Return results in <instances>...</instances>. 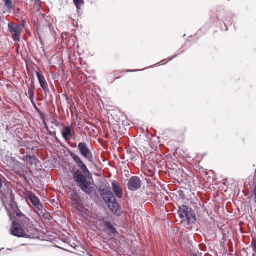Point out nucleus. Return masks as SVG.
<instances>
[{"label":"nucleus","mask_w":256,"mask_h":256,"mask_svg":"<svg viewBox=\"0 0 256 256\" xmlns=\"http://www.w3.org/2000/svg\"><path fill=\"white\" fill-rule=\"evenodd\" d=\"M112 188L116 196L119 198H121L123 196V192L122 188L116 183H112Z\"/></svg>","instance_id":"ddd939ff"},{"label":"nucleus","mask_w":256,"mask_h":256,"mask_svg":"<svg viewBox=\"0 0 256 256\" xmlns=\"http://www.w3.org/2000/svg\"><path fill=\"white\" fill-rule=\"evenodd\" d=\"M12 190L9 188L4 189V192L2 190V194L4 198H7L9 195H11Z\"/></svg>","instance_id":"6ab92c4d"},{"label":"nucleus","mask_w":256,"mask_h":256,"mask_svg":"<svg viewBox=\"0 0 256 256\" xmlns=\"http://www.w3.org/2000/svg\"><path fill=\"white\" fill-rule=\"evenodd\" d=\"M34 104V108H36V110L38 112H40V110H38V107L36 106V105L35 103L34 102V104Z\"/></svg>","instance_id":"b1692460"},{"label":"nucleus","mask_w":256,"mask_h":256,"mask_svg":"<svg viewBox=\"0 0 256 256\" xmlns=\"http://www.w3.org/2000/svg\"><path fill=\"white\" fill-rule=\"evenodd\" d=\"M4 6L6 8L9 12H11L14 8V5L12 4V0H2Z\"/></svg>","instance_id":"2eb2a0df"},{"label":"nucleus","mask_w":256,"mask_h":256,"mask_svg":"<svg viewBox=\"0 0 256 256\" xmlns=\"http://www.w3.org/2000/svg\"><path fill=\"white\" fill-rule=\"evenodd\" d=\"M50 122L56 127H58L60 126V122L56 119L54 118H52L50 120Z\"/></svg>","instance_id":"aec40b11"},{"label":"nucleus","mask_w":256,"mask_h":256,"mask_svg":"<svg viewBox=\"0 0 256 256\" xmlns=\"http://www.w3.org/2000/svg\"><path fill=\"white\" fill-rule=\"evenodd\" d=\"M72 130L73 128L72 126H68L65 127L62 131V136L66 140H69L72 138L74 134Z\"/></svg>","instance_id":"9d476101"},{"label":"nucleus","mask_w":256,"mask_h":256,"mask_svg":"<svg viewBox=\"0 0 256 256\" xmlns=\"http://www.w3.org/2000/svg\"><path fill=\"white\" fill-rule=\"evenodd\" d=\"M44 124L45 125L46 128H48L47 124H46V122H44Z\"/></svg>","instance_id":"a878e982"},{"label":"nucleus","mask_w":256,"mask_h":256,"mask_svg":"<svg viewBox=\"0 0 256 256\" xmlns=\"http://www.w3.org/2000/svg\"><path fill=\"white\" fill-rule=\"evenodd\" d=\"M20 224L16 221L12 222L10 228V234L18 238H23L24 236V229L22 228L24 226L22 224V219L20 218Z\"/></svg>","instance_id":"39448f33"},{"label":"nucleus","mask_w":256,"mask_h":256,"mask_svg":"<svg viewBox=\"0 0 256 256\" xmlns=\"http://www.w3.org/2000/svg\"><path fill=\"white\" fill-rule=\"evenodd\" d=\"M36 74L40 86L43 89L44 94H47L49 92L50 90L48 88V83L46 82L44 76L40 74L38 72H36Z\"/></svg>","instance_id":"1a4fd4ad"},{"label":"nucleus","mask_w":256,"mask_h":256,"mask_svg":"<svg viewBox=\"0 0 256 256\" xmlns=\"http://www.w3.org/2000/svg\"><path fill=\"white\" fill-rule=\"evenodd\" d=\"M36 208L38 209V211L36 212H37L39 215H40V214L42 213V210L40 209V210H41V211H40V210H38V208Z\"/></svg>","instance_id":"5701e85b"},{"label":"nucleus","mask_w":256,"mask_h":256,"mask_svg":"<svg viewBox=\"0 0 256 256\" xmlns=\"http://www.w3.org/2000/svg\"><path fill=\"white\" fill-rule=\"evenodd\" d=\"M8 28L14 41L19 42L20 36L22 31V28L18 24L10 22L8 24Z\"/></svg>","instance_id":"423d86ee"},{"label":"nucleus","mask_w":256,"mask_h":256,"mask_svg":"<svg viewBox=\"0 0 256 256\" xmlns=\"http://www.w3.org/2000/svg\"><path fill=\"white\" fill-rule=\"evenodd\" d=\"M74 2L77 9H80L81 6L84 4V0H74Z\"/></svg>","instance_id":"a211bd4d"},{"label":"nucleus","mask_w":256,"mask_h":256,"mask_svg":"<svg viewBox=\"0 0 256 256\" xmlns=\"http://www.w3.org/2000/svg\"><path fill=\"white\" fill-rule=\"evenodd\" d=\"M28 97L32 104H34V92L32 88H29L28 90Z\"/></svg>","instance_id":"dca6fc26"},{"label":"nucleus","mask_w":256,"mask_h":256,"mask_svg":"<svg viewBox=\"0 0 256 256\" xmlns=\"http://www.w3.org/2000/svg\"><path fill=\"white\" fill-rule=\"evenodd\" d=\"M28 198L30 200L32 204L36 208H38V210H40V200L32 192H28L26 195Z\"/></svg>","instance_id":"9b49d317"},{"label":"nucleus","mask_w":256,"mask_h":256,"mask_svg":"<svg viewBox=\"0 0 256 256\" xmlns=\"http://www.w3.org/2000/svg\"><path fill=\"white\" fill-rule=\"evenodd\" d=\"M254 200H256V183L254 186Z\"/></svg>","instance_id":"4be33fe9"},{"label":"nucleus","mask_w":256,"mask_h":256,"mask_svg":"<svg viewBox=\"0 0 256 256\" xmlns=\"http://www.w3.org/2000/svg\"><path fill=\"white\" fill-rule=\"evenodd\" d=\"M16 215L22 219V224L24 228L23 238H35L38 236V231L34 227L30 220L26 217L21 212H17Z\"/></svg>","instance_id":"f03ea898"},{"label":"nucleus","mask_w":256,"mask_h":256,"mask_svg":"<svg viewBox=\"0 0 256 256\" xmlns=\"http://www.w3.org/2000/svg\"><path fill=\"white\" fill-rule=\"evenodd\" d=\"M104 230L107 231L110 236H116L118 234L116 228L109 222H104Z\"/></svg>","instance_id":"f8f14e48"},{"label":"nucleus","mask_w":256,"mask_h":256,"mask_svg":"<svg viewBox=\"0 0 256 256\" xmlns=\"http://www.w3.org/2000/svg\"><path fill=\"white\" fill-rule=\"evenodd\" d=\"M100 194L108 208L113 212H116L118 208V204L116 202V200L110 188H104L100 190Z\"/></svg>","instance_id":"7ed1b4c3"},{"label":"nucleus","mask_w":256,"mask_h":256,"mask_svg":"<svg viewBox=\"0 0 256 256\" xmlns=\"http://www.w3.org/2000/svg\"><path fill=\"white\" fill-rule=\"evenodd\" d=\"M70 156L81 168L82 171L78 170L73 173V178L78 184L80 188L85 193L90 194L92 193L93 188L90 186V181H88L82 172L86 173L89 172L86 166L83 162L81 158L72 152H70Z\"/></svg>","instance_id":"f257e3e1"},{"label":"nucleus","mask_w":256,"mask_h":256,"mask_svg":"<svg viewBox=\"0 0 256 256\" xmlns=\"http://www.w3.org/2000/svg\"><path fill=\"white\" fill-rule=\"evenodd\" d=\"M178 214L181 218L182 222H186L188 224L196 220V215L194 212H188V208L185 205L179 207Z\"/></svg>","instance_id":"20e7f679"},{"label":"nucleus","mask_w":256,"mask_h":256,"mask_svg":"<svg viewBox=\"0 0 256 256\" xmlns=\"http://www.w3.org/2000/svg\"><path fill=\"white\" fill-rule=\"evenodd\" d=\"M2 182L1 178H0V189L2 188Z\"/></svg>","instance_id":"393cba45"},{"label":"nucleus","mask_w":256,"mask_h":256,"mask_svg":"<svg viewBox=\"0 0 256 256\" xmlns=\"http://www.w3.org/2000/svg\"><path fill=\"white\" fill-rule=\"evenodd\" d=\"M250 247L252 248L253 252V256H255L256 254V238H252Z\"/></svg>","instance_id":"f3484780"},{"label":"nucleus","mask_w":256,"mask_h":256,"mask_svg":"<svg viewBox=\"0 0 256 256\" xmlns=\"http://www.w3.org/2000/svg\"><path fill=\"white\" fill-rule=\"evenodd\" d=\"M22 164L20 162H16V167L14 168L16 170V172L18 174L20 172L21 170H17L16 167L22 168Z\"/></svg>","instance_id":"412c9836"},{"label":"nucleus","mask_w":256,"mask_h":256,"mask_svg":"<svg viewBox=\"0 0 256 256\" xmlns=\"http://www.w3.org/2000/svg\"><path fill=\"white\" fill-rule=\"evenodd\" d=\"M52 129H54V128L53 126H52Z\"/></svg>","instance_id":"bb28decb"},{"label":"nucleus","mask_w":256,"mask_h":256,"mask_svg":"<svg viewBox=\"0 0 256 256\" xmlns=\"http://www.w3.org/2000/svg\"><path fill=\"white\" fill-rule=\"evenodd\" d=\"M141 183L142 182L138 177L132 176L129 180L128 188L132 191L136 190L140 188Z\"/></svg>","instance_id":"6e6552de"},{"label":"nucleus","mask_w":256,"mask_h":256,"mask_svg":"<svg viewBox=\"0 0 256 256\" xmlns=\"http://www.w3.org/2000/svg\"><path fill=\"white\" fill-rule=\"evenodd\" d=\"M22 160L29 163L30 165H37L38 160L34 156H26L22 158Z\"/></svg>","instance_id":"4468645a"},{"label":"nucleus","mask_w":256,"mask_h":256,"mask_svg":"<svg viewBox=\"0 0 256 256\" xmlns=\"http://www.w3.org/2000/svg\"><path fill=\"white\" fill-rule=\"evenodd\" d=\"M78 149L82 156L86 158L88 161L92 162V153L86 142L79 143L78 144Z\"/></svg>","instance_id":"0eeeda50"}]
</instances>
